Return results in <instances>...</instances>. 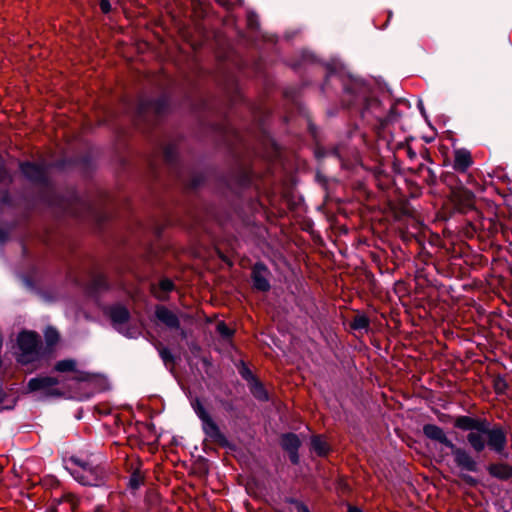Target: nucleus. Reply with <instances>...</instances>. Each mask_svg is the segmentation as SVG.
Instances as JSON below:
<instances>
[{
    "label": "nucleus",
    "instance_id": "79ce46f5",
    "mask_svg": "<svg viewBox=\"0 0 512 512\" xmlns=\"http://www.w3.org/2000/svg\"><path fill=\"white\" fill-rule=\"evenodd\" d=\"M100 7L104 13H108L111 10L110 1L109 0H101Z\"/></svg>",
    "mask_w": 512,
    "mask_h": 512
},
{
    "label": "nucleus",
    "instance_id": "c9c22d12",
    "mask_svg": "<svg viewBox=\"0 0 512 512\" xmlns=\"http://www.w3.org/2000/svg\"><path fill=\"white\" fill-rule=\"evenodd\" d=\"M459 477L461 478V480H462L466 485H468V486H470V487H476V486L479 484V481H478L475 477H473V476H471V475H469V474L461 473V474L459 475Z\"/></svg>",
    "mask_w": 512,
    "mask_h": 512
},
{
    "label": "nucleus",
    "instance_id": "0e129e2a",
    "mask_svg": "<svg viewBox=\"0 0 512 512\" xmlns=\"http://www.w3.org/2000/svg\"><path fill=\"white\" fill-rule=\"evenodd\" d=\"M96 512H102V511H101L100 509H97V511H96Z\"/></svg>",
    "mask_w": 512,
    "mask_h": 512
},
{
    "label": "nucleus",
    "instance_id": "7c9ffc66",
    "mask_svg": "<svg viewBox=\"0 0 512 512\" xmlns=\"http://www.w3.org/2000/svg\"><path fill=\"white\" fill-rule=\"evenodd\" d=\"M76 363L74 360L66 359L57 362L55 370L59 372L74 371Z\"/></svg>",
    "mask_w": 512,
    "mask_h": 512
},
{
    "label": "nucleus",
    "instance_id": "72a5a7b5",
    "mask_svg": "<svg viewBox=\"0 0 512 512\" xmlns=\"http://www.w3.org/2000/svg\"><path fill=\"white\" fill-rule=\"evenodd\" d=\"M247 26L251 30H258L260 27L258 15L253 11L247 13Z\"/></svg>",
    "mask_w": 512,
    "mask_h": 512
},
{
    "label": "nucleus",
    "instance_id": "c756f323",
    "mask_svg": "<svg viewBox=\"0 0 512 512\" xmlns=\"http://www.w3.org/2000/svg\"><path fill=\"white\" fill-rule=\"evenodd\" d=\"M509 388L505 377L501 374L496 375L493 378V389L497 395H504Z\"/></svg>",
    "mask_w": 512,
    "mask_h": 512
},
{
    "label": "nucleus",
    "instance_id": "dca6fc26",
    "mask_svg": "<svg viewBox=\"0 0 512 512\" xmlns=\"http://www.w3.org/2000/svg\"><path fill=\"white\" fill-rule=\"evenodd\" d=\"M149 290L158 301L165 302L170 298V293L176 290L175 283L167 277H162L158 282H151Z\"/></svg>",
    "mask_w": 512,
    "mask_h": 512
},
{
    "label": "nucleus",
    "instance_id": "13d9d810",
    "mask_svg": "<svg viewBox=\"0 0 512 512\" xmlns=\"http://www.w3.org/2000/svg\"><path fill=\"white\" fill-rule=\"evenodd\" d=\"M130 274L133 271V265H132V256L130 255V268H129Z\"/></svg>",
    "mask_w": 512,
    "mask_h": 512
},
{
    "label": "nucleus",
    "instance_id": "9d476101",
    "mask_svg": "<svg viewBox=\"0 0 512 512\" xmlns=\"http://www.w3.org/2000/svg\"><path fill=\"white\" fill-rule=\"evenodd\" d=\"M18 346L21 351L18 360L22 364L31 363L39 359V340L35 333L22 332L18 336Z\"/></svg>",
    "mask_w": 512,
    "mask_h": 512
},
{
    "label": "nucleus",
    "instance_id": "473e14b6",
    "mask_svg": "<svg viewBox=\"0 0 512 512\" xmlns=\"http://www.w3.org/2000/svg\"><path fill=\"white\" fill-rule=\"evenodd\" d=\"M58 338L59 334L56 329L48 327L45 330V340L49 346L54 345L58 341Z\"/></svg>",
    "mask_w": 512,
    "mask_h": 512
},
{
    "label": "nucleus",
    "instance_id": "052dcab7",
    "mask_svg": "<svg viewBox=\"0 0 512 512\" xmlns=\"http://www.w3.org/2000/svg\"><path fill=\"white\" fill-rule=\"evenodd\" d=\"M129 441H130V447H131V446H132V444H133V441H134L133 436H132V434H131V433H130Z\"/></svg>",
    "mask_w": 512,
    "mask_h": 512
},
{
    "label": "nucleus",
    "instance_id": "f704fd0d",
    "mask_svg": "<svg viewBox=\"0 0 512 512\" xmlns=\"http://www.w3.org/2000/svg\"><path fill=\"white\" fill-rule=\"evenodd\" d=\"M423 177H424V181L429 186H435L438 182V177H437L436 173L434 172V170L431 168L426 169V175Z\"/></svg>",
    "mask_w": 512,
    "mask_h": 512
},
{
    "label": "nucleus",
    "instance_id": "7ed1b4c3",
    "mask_svg": "<svg viewBox=\"0 0 512 512\" xmlns=\"http://www.w3.org/2000/svg\"><path fill=\"white\" fill-rule=\"evenodd\" d=\"M344 96L343 104L349 109H356L361 117L373 114L376 118L382 110V102L373 95L371 85L365 80L352 75L340 79Z\"/></svg>",
    "mask_w": 512,
    "mask_h": 512
},
{
    "label": "nucleus",
    "instance_id": "a211bd4d",
    "mask_svg": "<svg viewBox=\"0 0 512 512\" xmlns=\"http://www.w3.org/2000/svg\"><path fill=\"white\" fill-rule=\"evenodd\" d=\"M486 470L491 477L500 481L512 478V465L507 462L489 463Z\"/></svg>",
    "mask_w": 512,
    "mask_h": 512
},
{
    "label": "nucleus",
    "instance_id": "49530a36",
    "mask_svg": "<svg viewBox=\"0 0 512 512\" xmlns=\"http://www.w3.org/2000/svg\"><path fill=\"white\" fill-rule=\"evenodd\" d=\"M427 168H428L427 166H425L424 164L421 163L418 165V167L416 169L411 168L410 171L417 175H421L423 172H426Z\"/></svg>",
    "mask_w": 512,
    "mask_h": 512
},
{
    "label": "nucleus",
    "instance_id": "6e6552de",
    "mask_svg": "<svg viewBox=\"0 0 512 512\" xmlns=\"http://www.w3.org/2000/svg\"><path fill=\"white\" fill-rule=\"evenodd\" d=\"M448 198L455 212L460 214L475 212L477 216L481 215V212L478 211L475 206L476 196L474 192L466 188L463 184L449 192Z\"/></svg>",
    "mask_w": 512,
    "mask_h": 512
},
{
    "label": "nucleus",
    "instance_id": "58836bf2",
    "mask_svg": "<svg viewBox=\"0 0 512 512\" xmlns=\"http://www.w3.org/2000/svg\"><path fill=\"white\" fill-rule=\"evenodd\" d=\"M146 258L149 264H152L153 261L157 258V252L151 245L147 248Z\"/></svg>",
    "mask_w": 512,
    "mask_h": 512
},
{
    "label": "nucleus",
    "instance_id": "603ef678",
    "mask_svg": "<svg viewBox=\"0 0 512 512\" xmlns=\"http://www.w3.org/2000/svg\"><path fill=\"white\" fill-rule=\"evenodd\" d=\"M6 176V172L3 166L2 158L0 157V181H2Z\"/></svg>",
    "mask_w": 512,
    "mask_h": 512
},
{
    "label": "nucleus",
    "instance_id": "f03ea898",
    "mask_svg": "<svg viewBox=\"0 0 512 512\" xmlns=\"http://www.w3.org/2000/svg\"><path fill=\"white\" fill-rule=\"evenodd\" d=\"M132 458V455H130ZM159 502V494L149 469L143 467L139 457L130 459V508L148 510Z\"/></svg>",
    "mask_w": 512,
    "mask_h": 512
},
{
    "label": "nucleus",
    "instance_id": "e2e57ef3",
    "mask_svg": "<svg viewBox=\"0 0 512 512\" xmlns=\"http://www.w3.org/2000/svg\"><path fill=\"white\" fill-rule=\"evenodd\" d=\"M80 379L81 380H86V379H88V377H81Z\"/></svg>",
    "mask_w": 512,
    "mask_h": 512
},
{
    "label": "nucleus",
    "instance_id": "aec40b11",
    "mask_svg": "<svg viewBox=\"0 0 512 512\" xmlns=\"http://www.w3.org/2000/svg\"><path fill=\"white\" fill-rule=\"evenodd\" d=\"M217 129L219 130L223 143L227 145L230 149H232L233 147V140L241 141V136L239 132L233 127H231L229 124L219 125Z\"/></svg>",
    "mask_w": 512,
    "mask_h": 512
},
{
    "label": "nucleus",
    "instance_id": "423d86ee",
    "mask_svg": "<svg viewBox=\"0 0 512 512\" xmlns=\"http://www.w3.org/2000/svg\"><path fill=\"white\" fill-rule=\"evenodd\" d=\"M69 471L73 478L82 485L100 486L105 481L104 469L94 459H70Z\"/></svg>",
    "mask_w": 512,
    "mask_h": 512
},
{
    "label": "nucleus",
    "instance_id": "ea45409f",
    "mask_svg": "<svg viewBox=\"0 0 512 512\" xmlns=\"http://www.w3.org/2000/svg\"><path fill=\"white\" fill-rule=\"evenodd\" d=\"M328 156H332L338 160H341L342 159V156H341V153H340V147L337 145V146H334L333 148H331L328 152H327Z\"/></svg>",
    "mask_w": 512,
    "mask_h": 512
},
{
    "label": "nucleus",
    "instance_id": "37998d69",
    "mask_svg": "<svg viewBox=\"0 0 512 512\" xmlns=\"http://www.w3.org/2000/svg\"><path fill=\"white\" fill-rule=\"evenodd\" d=\"M218 4L225 7L226 9H231L235 0H215Z\"/></svg>",
    "mask_w": 512,
    "mask_h": 512
},
{
    "label": "nucleus",
    "instance_id": "ddd939ff",
    "mask_svg": "<svg viewBox=\"0 0 512 512\" xmlns=\"http://www.w3.org/2000/svg\"><path fill=\"white\" fill-rule=\"evenodd\" d=\"M59 381L54 377H36L28 382V389L31 392H41L44 396H61L62 392L57 387Z\"/></svg>",
    "mask_w": 512,
    "mask_h": 512
},
{
    "label": "nucleus",
    "instance_id": "6ab92c4d",
    "mask_svg": "<svg viewBox=\"0 0 512 512\" xmlns=\"http://www.w3.org/2000/svg\"><path fill=\"white\" fill-rule=\"evenodd\" d=\"M473 164L472 156L469 150L465 148L454 151L453 169L460 173H465Z\"/></svg>",
    "mask_w": 512,
    "mask_h": 512
},
{
    "label": "nucleus",
    "instance_id": "393cba45",
    "mask_svg": "<svg viewBox=\"0 0 512 512\" xmlns=\"http://www.w3.org/2000/svg\"><path fill=\"white\" fill-rule=\"evenodd\" d=\"M157 350L165 366H174L176 364V357L173 355V353L168 347H165L161 343H159L157 346Z\"/></svg>",
    "mask_w": 512,
    "mask_h": 512
},
{
    "label": "nucleus",
    "instance_id": "0eeeda50",
    "mask_svg": "<svg viewBox=\"0 0 512 512\" xmlns=\"http://www.w3.org/2000/svg\"><path fill=\"white\" fill-rule=\"evenodd\" d=\"M175 106L174 93L170 85L161 87V94L156 98H147L141 101L140 110L151 112L157 117L170 113Z\"/></svg>",
    "mask_w": 512,
    "mask_h": 512
},
{
    "label": "nucleus",
    "instance_id": "9b49d317",
    "mask_svg": "<svg viewBox=\"0 0 512 512\" xmlns=\"http://www.w3.org/2000/svg\"><path fill=\"white\" fill-rule=\"evenodd\" d=\"M152 321L156 326L169 331L181 330L182 337H186V332L181 329V321L178 314L165 305H155Z\"/></svg>",
    "mask_w": 512,
    "mask_h": 512
},
{
    "label": "nucleus",
    "instance_id": "b1692460",
    "mask_svg": "<svg viewBox=\"0 0 512 512\" xmlns=\"http://www.w3.org/2000/svg\"><path fill=\"white\" fill-rule=\"evenodd\" d=\"M350 328L354 331H368L370 328V319L364 313L356 314L350 321Z\"/></svg>",
    "mask_w": 512,
    "mask_h": 512
},
{
    "label": "nucleus",
    "instance_id": "c03bdc74",
    "mask_svg": "<svg viewBox=\"0 0 512 512\" xmlns=\"http://www.w3.org/2000/svg\"><path fill=\"white\" fill-rule=\"evenodd\" d=\"M150 169L155 181H160V174L154 163H150Z\"/></svg>",
    "mask_w": 512,
    "mask_h": 512
},
{
    "label": "nucleus",
    "instance_id": "39448f33",
    "mask_svg": "<svg viewBox=\"0 0 512 512\" xmlns=\"http://www.w3.org/2000/svg\"><path fill=\"white\" fill-rule=\"evenodd\" d=\"M422 433L427 439L448 448L453 456L455 465L460 470L474 473L479 471V465L470 452L464 447L457 446L449 439L442 427L427 423L423 425Z\"/></svg>",
    "mask_w": 512,
    "mask_h": 512
},
{
    "label": "nucleus",
    "instance_id": "5701e85b",
    "mask_svg": "<svg viewBox=\"0 0 512 512\" xmlns=\"http://www.w3.org/2000/svg\"><path fill=\"white\" fill-rule=\"evenodd\" d=\"M23 174L33 181H41L44 179V170L41 166L33 163H23L21 165Z\"/></svg>",
    "mask_w": 512,
    "mask_h": 512
},
{
    "label": "nucleus",
    "instance_id": "864d4df0",
    "mask_svg": "<svg viewBox=\"0 0 512 512\" xmlns=\"http://www.w3.org/2000/svg\"><path fill=\"white\" fill-rule=\"evenodd\" d=\"M333 74H335V70L332 68V66L328 65V66H327V75H326L325 83H327L328 78H329L331 75H333Z\"/></svg>",
    "mask_w": 512,
    "mask_h": 512
},
{
    "label": "nucleus",
    "instance_id": "4468645a",
    "mask_svg": "<svg viewBox=\"0 0 512 512\" xmlns=\"http://www.w3.org/2000/svg\"><path fill=\"white\" fill-rule=\"evenodd\" d=\"M301 444L299 436L293 432L283 433L280 437V446L288 454L293 465L300 463L299 448Z\"/></svg>",
    "mask_w": 512,
    "mask_h": 512
},
{
    "label": "nucleus",
    "instance_id": "6e6d98bb",
    "mask_svg": "<svg viewBox=\"0 0 512 512\" xmlns=\"http://www.w3.org/2000/svg\"><path fill=\"white\" fill-rule=\"evenodd\" d=\"M190 349H191V352L195 355L196 352H199L201 350V347L197 344H193V345H191Z\"/></svg>",
    "mask_w": 512,
    "mask_h": 512
},
{
    "label": "nucleus",
    "instance_id": "8fccbe9b",
    "mask_svg": "<svg viewBox=\"0 0 512 512\" xmlns=\"http://www.w3.org/2000/svg\"><path fill=\"white\" fill-rule=\"evenodd\" d=\"M417 107H418V109H419V111H420L421 115H422L425 119H427L426 110H425V108H424V104H423L422 100H419V101H418V103H417Z\"/></svg>",
    "mask_w": 512,
    "mask_h": 512
},
{
    "label": "nucleus",
    "instance_id": "5fc2aeb1",
    "mask_svg": "<svg viewBox=\"0 0 512 512\" xmlns=\"http://www.w3.org/2000/svg\"><path fill=\"white\" fill-rule=\"evenodd\" d=\"M327 152H328V151H325V150H323V149H319V150H317V152H316V157H317V158H322V157L328 156Z\"/></svg>",
    "mask_w": 512,
    "mask_h": 512
},
{
    "label": "nucleus",
    "instance_id": "4be33fe9",
    "mask_svg": "<svg viewBox=\"0 0 512 512\" xmlns=\"http://www.w3.org/2000/svg\"><path fill=\"white\" fill-rule=\"evenodd\" d=\"M311 449L317 454L319 457H327L331 452L330 445L325 441L323 435H313L311 437Z\"/></svg>",
    "mask_w": 512,
    "mask_h": 512
},
{
    "label": "nucleus",
    "instance_id": "2f4dec72",
    "mask_svg": "<svg viewBox=\"0 0 512 512\" xmlns=\"http://www.w3.org/2000/svg\"><path fill=\"white\" fill-rule=\"evenodd\" d=\"M216 329L223 339H231L234 335V330L231 329L225 322H219Z\"/></svg>",
    "mask_w": 512,
    "mask_h": 512
},
{
    "label": "nucleus",
    "instance_id": "412c9836",
    "mask_svg": "<svg viewBox=\"0 0 512 512\" xmlns=\"http://www.w3.org/2000/svg\"><path fill=\"white\" fill-rule=\"evenodd\" d=\"M248 388L250 393L256 400L260 402H268L270 400V395L267 389L265 388V385L259 378L255 379L250 384H248Z\"/></svg>",
    "mask_w": 512,
    "mask_h": 512
},
{
    "label": "nucleus",
    "instance_id": "de8ad7c7",
    "mask_svg": "<svg viewBox=\"0 0 512 512\" xmlns=\"http://www.w3.org/2000/svg\"><path fill=\"white\" fill-rule=\"evenodd\" d=\"M406 153L410 160H414L417 158V153L409 145H406Z\"/></svg>",
    "mask_w": 512,
    "mask_h": 512
},
{
    "label": "nucleus",
    "instance_id": "a878e982",
    "mask_svg": "<svg viewBox=\"0 0 512 512\" xmlns=\"http://www.w3.org/2000/svg\"><path fill=\"white\" fill-rule=\"evenodd\" d=\"M440 181L450 189V192L463 184L453 172L442 173Z\"/></svg>",
    "mask_w": 512,
    "mask_h": 512
},
{
    "label": "nucleus",
    "instance_id": "1a4fd4ad",
    "mask_svg": "<svg viewBox=\"0 0 512 512\" xmlns=\"http://www.w3.org/2000/svg\"><path fill=\"white\" fill-rule=\"evenodd\" d=\"M224 182L229 190L236 195H240L252 185L253 171L249 167L239 165L224 178Z\"/></svg>",
    "mask_w": 512,
    "mask_h": 512
},
{
    "label": "nucleus",
    "instance_id": "c85d7f7f",
    "mask_svg": "<svg viewBox=\"0 0 512 512\" xmlns=\"http://www.w3.org/2000/svg\"><path fill=\"white\" fill-rule=\"evenodd\" d=\"M238 373L240 376L247 382V384H250L252 381L257 379L258 377L251 371V369L248 367L245 361L241 360L240 363L237 365Z\"/></svg>",
    "mask_w": 512,
    "mask_h": 512
},
{
    "label": "nucleus",
    "instance_id": "bb28decb",
    "mask_svg": "<svg viewBox=\"0 0 512 512\" xmlns=\"http://www.w3.org/2000/svg\"><path fill=\"white\" fill-rule=\"evenodd\" d=\"M398 117H399V112H398L395 104H393L390 107L386 116L382 117L381 115H377V119L382 127H386L389 124L395 122Z\"/></svg>",
    "mask_w": 512,
    "mask_h": 512
},
{
    "label": "nucleus",
    "instance_id": "bf43d9fd",
    "mask_svg": "<svg viewBox=\"0 0 512 512\" xmlns=\"http://www.w3.org/2000/svg\"><path fill=\"white\" fill-rule=\"evenodd\" d=\"M299 512H311V511L309 510V508L307 506V507H301V511H299Z\"/></svg>",
    "mask_w": 512,
    "mask_h": 512
},
{
    "label": "nucleus",
    "instance_id": "4c0bfd02",
    "mask_svg": "<svg viewBox=\"0 0 512 512\" xmlns=\"http://www.w3.org/2000/svg\"><path fill=\"white\" fill-rule=\"evenodd\" d=\"M307 129L309 134L314 138L317 139L318 137V128L317 126L312 122L310 118L307 120Z\"/></svg>",
    "mask_w": 512,
    "mask_h": 512
},
{
    "label": "nucleus",
    "instance_id": "680f3d73",
    "mask_svg": "<svg viewBox=\"0 0 512 512\" xmlns=\"http://www.w3.org/2000/svg\"><path fill=\"white\" fill-rule=\"evenodd\" d=\"M225 408H226V410H231L232 409V404L231 403L227 404L225 406Z\"/></svg>",
    "mask_w": 512,
    "mask_h": 512
},
{
    "label": "nucleus",
    "instance_id": "cd10ccee",
    "mask_svg": "<svg viewBox=\"0 0 512 512\" xmlns=\"http://www.w3.org/2000/svg\"><path fill=\"white\" fill-rule=\"evenodd\" d=\"M192 407L196 413V415L199 417V419L201 420L202 422V425H204L205 423L209 422L210 420H212V417L210 416V414L207 412V410L205 409V407L203 406V404L200 402L199 399H196L193 403H192Z\"/></svg>",
    "mask_w": 512,
    "mask_h": 512
},
{
    "label": "nucleus",
    "instance_id": "3c124183",
    "mask_svg": "<svg viewBox=\"0 0 512 512\" xmlns=\"http://www.w3.org/2000/svg\"><path fill=\"white\" fill-rule=\"evenodd\" d=\"M201 362L203 363V365L207 368L211 367L212 366V362H211V359L206 357V356H203L201 357Z\"/></svg>",
    "mask_w": 512,
    "mask_h": 512
},
{
    "label": "nucleus",
    "instance_id": "f257e3e1",
    "mask_svg": "<svg viewBox=\"0 0 512 512\" xmlns=\"http://www.w3.org/2000/svg\"><path fill=\"white\" fill-rule=\"evenodd\" d=\"M451 418L455 429L467 432L466 442L470 448L480 454L487 448L500 457L507 458L508 431L501 423L476 415H458Z\"/></svg>",
    "mask_w": 512,
    "mask_h": 512
},
{
    "label": "nucleus",
    "instance_id": "a18cd8bd",
    "mask_svg": "<svg viewBox=\"0 0 512 512\" xmlns=\"http://www.w3.org/2000/svg\"><path fill=\"white\" fill-rule=\"evenodd\" d=\"M420 155H421V157H422L424 160H426V161H428V162H432V159H431V157H430L429 150H428L426 147H422V150H421V152H420Z\"/></svg>",
    "mask_w": 512,
    "mask_h": 512
},
{
    "label": "nucleus",
    "instance_id": "2eb2a0df",
    "mask_svg": "<svg viewBox=\"0 0 512 512\" xmlns=\"http://www.w3.org/2000/svg\"><path fill=\"white\" fill-rule=\"evenodd\" d=\"M202 429L206 437L221 448H228L230 450L235 449V445L227 439L224 433L221 432L219 426L213 419L202 425Z\"/></svg>",
    "mask_w": 512,
    "mask_h": 512
},
{
    "label": "nucleus",
    "instance_id": "4d7b16f0",
    "mask_svg": "<svg viewBox=\"0 0 512 512\" xmlns=\"http://www.w3.org/2000/svg\"><path fill=\"white\" fill-rule=\"evenodd\" d=\"M302 57H303V59H304V60H308V59H310V58L312 59L313 55H312V54H310V53H308V52H304V53L302 54Z\"/></svg>",
    "mask_w": 512,
    "mask_h": 512
},
{
    "label": "nucleus",
    "instance_id": "f3484780",
    "mask_svg": "<svg viewBox=\"0 0 512 512\" xmlns=\"http://www.w3.org/2000/svg\"><path fill=\"white\" fill-rule=\"evenodd\" d=\"M109 317L113 327L123 335L128 333V312L124 305H114L109 309Z\"/></svg>",
    "mask_w": 512,
    "mask_h": 512
},
{
    "label": "nucleus",
    "instance_id": "e433bc0d",
    "mask_svg": "<svg viewBox=\"0 0 512 512\" xmlns=\"http://www.w3.org/2000/svg\"><path fill=\"white\" fill-rule=\"evenodd\" d=\"M285 502L288 504L294 505L297 512L301 511V507H307V505L304 502H302L294 497H286Z\"/></svg>",
    "mask_w": 512,
    "mask_h": 512
},
{
    "label": "nucleus",
    "instance_id": "f8f14e48",
    "mask_svg": "<svg viewBox=\"0 0 512 512\" xmlns=\"http://www.w3.org/2000/svg\"><path fill=\"white\" fill-rule=\"evenodd\" d=\"M269 276H271V271L268 266L262 261H257L251 269L253 289L262 293L270 291L271 284L268 279Z\"/></svg>",
    "mask_w": 512,
    "mask_h": 512
},
{
    "label": "nucleus",
    "instance_id": "09e8293b",
    "mask_svg": "<svg viewBox=\"0 0 512 512\" xmlns=\"http://www.w3.org/2000/svg\"><path fill=\"white\" fill-rule=\"evenodd\" d=\"M347 512H364L360 507L347 503Z\"/></svg>",
    "mask_w": 512,
    "mask_h": 512
},
{
    "label": "nucleus",
    "instance_id": "20e7f679",
    "mask_svg": "<svg viewBox=\"0 0 512 512\" xmlns=\"http://www.w3.org/2000/svg\"><path fill=\"white\" fill-rule=\"evenodd\" d=\"M181 137L165 144L162 148L163 160L169 171V174L182 186L187 192H194L201 188L207 182V176L204 172L191 171L184 175L183 165L180 161L179 146Z\"/></svg>",
    "mask_w": 512,
    "mask_h": 512
},
{
    "label": "nucleus",
    "instance_id": "a19ab883",
    "mask_svg": "<svg viewBox=\"0 0 512 512\" xmlns=\"http://www.w3.org/2000/svg\"><path fill=\"white\" fill-rule=\"evenodd\" d=\"M95 288L101 289L106 286V280L103 276H98L94 280Z\"/></svg>",
    "mask_w": 512,
    "mask_h": 512
}]
</instances>
